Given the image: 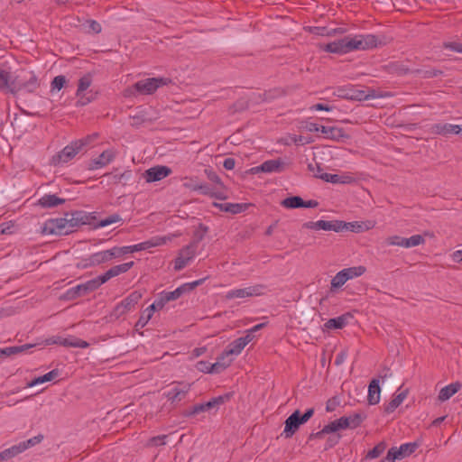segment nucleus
Here are the masks:
<instances>
[{"mask_svg":"<svg viewBox=\"0 0 462 462\" xmlns=\"http://www.w3.org/2000/svg\"><path fill=\"white\" fill-rule=\"evenodd\" d=\"M63 346H71V347H79V348H87L89 344L82 340L80 338H78L76 337H65L64 340H62Z\"/></svg>","mask_w":462,"mask_h":462,"instance_id":"obj_39","label":"nucleus"},{"mask_svg":"<svg viewBox=\"0 0 462 462\" xmlns=\"http://www.w3.org/2000/svg\"><path fill=\"white\" fill-rule=\"evenodd\" d=\"M159 245H160V243H158V242H154L152 240H148V241L137 244V245L119 247V251H120L121 256H123L127 254L146 250V249H149L151 247H153V246H156Z\"/></svg>","mask_w":462,"mask_h":462,"instance_id":"obj_22","label":"nucleus"},{"mask_svg":"<svg viewBox=\"0 0 462 462\" xmlns=\"http://www.w3.org/2000/svg\"><path fill=\"white\" fill-rule=\"evenodd\" d=\"M65 201L64 199H60L54 194H45L39 199L38 204L42 208H51L63 204Z\"/></svg>","mask_w":462,"mask_h":462,"instance_id":"obj_29","label":"nucleus"},{"mask_svg":"<svg viewBox=\"0 0 462 462\" xmlns=\"http://www.w3.org/2000/svg\"><path fill=\"white\" fill-rule=\"evenodd\" d=\"M413 73H415L416 75H419L420 76L421 78L423 79H431V78H435V77H438L439 75L442 74V71L439 70V69H416L413 71Z\"/></svg>","mask_w":462,"mask_h":462,"instance_id":"obj_49","label":"nucleus"},{"mask_svg":"<svg viewBox=\"0 0 462 462\" xmlns=\"http://www.w3.org/2000/svg\"><path fill=\"white\" fill-rule=\"evenodd\" d=\"M65 217L69 233H72L76 227L88 223V217L83 211L67 212Z\"/></svg>","mask_w":462,"mask_h":462,"instance_id":"obj_16","label":"nucleus"},{"mask_svg":"<svg viewBox=\"0 0 462 462\" xmlns=\"http://www.w3.org/2000/svg\"><path fill=\"white\" fill-rule=\"evenodd\" d=\"M96 266L95 263H94V260H93V257L92 255H89L88 257L87 258H83L81 259L79 263H77L76 264V267L79 268V269H87V268H89V267H94Z\"/></svg>","mask_w":462,"mask_h":462,"instance_id":"obj_59","label":"nucleus"},{"mask_svg":"<svg viewBox=\"0 0 462 462\" xmlns=\"http://www.w3.org/2000/svg\"><path fill=\"white\" fill-rule=\"evenodd\" d=\"M210 365H211V363H209L208 361L201 360L196 364V368L199 372L210 374V372H211Z\"/></svg>","mask_w":462,"mask_h":462,"instance_id":"obj_64","label":"nucleus"},{"mask_svg":"<svg viewBox=\"0 0 462 462\" xmlns=\"http://www.w3.org/2000/svg\"><path fill=\"white\" fill-rule=\"evenodd\" d=\"M233 397V393H226L217 397L212 398L215 402L216 406L218 408L220 405L229 402Z\"/></svg>","mask_w":462,"mask_h":462,"instance_id":"obj_60","label":"nucleus"},{"mask_svg":"<svg viewBox=\"0 0 462 462\" xmlns=\"http://www.w3.org/2000/svg\"><path fill=\"white\" fill-rule=\"evenodd\" d=\"M244 340L240 337L231 342L226 348V355L238 356L245 348Z\"/></svg>","mask_w":462,"mask_h":462,"instance_id":"obj_36","label":"nucleus"},{"mask_svg":"<svg viewBox=\"0 0 462 462\" xmlns=\"http://www.w3.org/2000/svg\"><path fill=\"white\" fill-rule=\"evenodd\" d=\"M213 206L218 208L223 212L231 214H238L245 211L247 208V205L245 203H217L214 202Z\"/></svg>","mask_w":462,"mask_h":462,"instance_id":"obj_26","label":"nucleus"},{"mask_svg":"<svg viewBox=\"0 0 462 462\" xmlns=\"http://www.w3.org/2000/svg\"><path fill=\"white\" fill-rule=\"evenodd\" d=\"M319 132L323 134L324 138L330 140L339 141L346 137V134L344 133L343 129L337 126L320 125Z\"/></svg>","mask_w":462,"mask_h":462,"instance_id":"obj_23","label":"nucleus"},{"mask_svg":"<svg viewBox=\"0 0 462 462\" xmlns=\"http://www.w3.org/2000/svg\"><path fill=\"white\" fill-rule=\"evenodd\" d=\"M192 190H198L203 195H208L217 199H223L218 193L214 192L208 184H198L192 187Z\"/></svg>","mask_w":462,"mask_h":462,"instance_id":"obj_46","label":"nucleus"},{"mask_svg":"<svg viewBox=\"0 0 462 462\" xmlns=\"http://www.w3.org/2000/svg\"><path fill=\"white\" fill-rule=\"evenodd\" d=\"M88 32L100 33L102 31L101 24L95 20H88Z\"/></svg>","mask_w":462,"mask_h":462,"instance_id":"obj_61","label":"nucleus"},{"mask_svg":"<svg viewBox=\"0 0 462 462\" xmlns=\"http://www.w3.org/2000/svg\"><path fill=\"white\" fill-rule=\"evenodd\" d=\"M344 225L340 224L338 220H318L316 222L309 221L305 222L302 225V227L305 229H312V230H325V231H334L337 233L342 232V227Z\"/></svg>","mask_w":462,"mask_h":462,"instance_id":"obj_11","label":"nucleus"},{"mask_svg":"<svg viewBox=\"0 0 462 462\" xmlns=\"http://www.w3.org/2000/svg\"><path fill=\"white\" fill-rule=\"evenodd\" d=\"M12 78L9 71L0 69V91L10 92L12 85Z\"/></svg>","mask_w":462,"mask_h":462,"instance_id":"obj_34","label":"nucleus"},{"mask_svg":"<svg viewBox=\"0 0 462 462\" xmlns=\"http://www.w3.org/2000/svg\"><path fill=\"white\" fill-rule=\"evenodd\" d=\"M17 79L18 77H15L12 80L13 86L10 88V93L13 95H16L21 90H24L27 93H33L40 87L38 77L34 74L33 71H29L27 76L24 77L23 80L18 81Z\"/></svg>","mask_w":462,"mask_h":462,"instance_id":"obj_3","label":"nucleus"},{"mask_svg":"<svg viewBox=\"0 0 462 462\" xmlns=\"http://www.w3.org/2000/svg\"><path fill=\"white\" fill-rule=\"evenodd\" d=\"M92 81H93L92 75L90 73L85 74L83 77H81L79 79V84H78V89H77V92H76V96L79 97V101L78 102L81 106L88 105L93 99L92 97H86V95L84 94V92L91 86Z\"/></svg>","mask_w":462,"mask_h":462,"instance_id":"obj_13","label":"nucleus"},{"mask_svg":"<svg viewBox=\"0 0 462 462\" xmlns=\"http://www.w3.org/2000/svg\"><path fill=\"white\" fill-rule=\"evenodd\" d=\"M169 301L166 300V297L163 292L159 294V297L154 300L152 304L150 305V311H156L162 310L166 303Z\"/></svg>","mask_w":462,"mask_h":462,"instance_id":"obj_51","label":"nucleus"},{"mask_svg":"<svg viewBox=\"0 0 462 462\" xmlns=\"http://www.w3.org/2000/svg\"><path fill=\"white\" fill-rule=\"evenodd\" d=\"M315 177L320 179L326 182H330L333 184L337 183H350L353 180V178L347 175H338V174H331V173H322V174H315Z\"/></svg>","mask_w":462,"mask_h":462,"instance_id":"obj_25","label":"nucleus"},{"mask_svg":"<svg viewBox=\"0 0 462 462\" xmlns=\"http://www.w3.org/2000/svg\"><path fill=\"white\" fill-rule=\"evenodd\" d=\"M134 266V262H128L125 263H121L118 265H115L107 270L105 273L101 274L105 282H106L111 278L118 276L122 273L128 272Z\"/></svg>","mask_w":462,"mask_h":462,"instance_id":"obj_21","label":"nucleus"},{"mask_svg":"<svg viewBox=\"0 0 462 462\" xmlns=\"http://www.w3.org/2000/svg\"><path fill=\"white\" fill-rule=\"evenodd\" d=\"M366 413L364 411L355 412L349 416L340 417L342 420H345L344 430L346 429H356L363 421L366 419Z\"/></svg>","mask_w":462,"mask_h":462,"instance_id":"obj_20","label":"nucleus"},{"mask_svg":"<svg viewBox=\"0 0 462 462\" xmlns=\"http://www.w3.org/2000/svg\"><path fill=\"white\" fill-rule=\"evenodd\" d=\"M105 176L109 177L113 184L123 183L125 185L132 179L133 173L132 171L127 170L120 174L106 173Z\"/></svg>","mask_w":462,"mask_h":462,"instance_id":"obj_33","label":"nucleus"},{"mask_svg":"<svg viewBox=\"0 0 462 462\" xmlns=\"http://www.w3.org/2000/svg\"><path fill=\"white\" fill-rule=\"evenodd\" d=\"M338 222L344 226L342 227V231L349 230L352 232L359 233L365 230L364 224L362 222L354 221V222H345L343 220H338Z\"/></svg>","mask_w":462,"mask_h":462,"instance_id":"obj_43","label":"nucleus"},{"mask_svg":"<svg viewBox=\"0 0 462 462\" xmlns=\"http://www.w3.org/2000/svg\"><path fill=\"white\" fill-rule=\"evenodd\" d=\"M34 346L32 344H25L22 346H8L5 348H0V356L1 357H8L13 355L21 354L30 348Z\"/></svg>","mask_w":462,"mask_h":462,"instance_id":"obj_31","label":"nucleus"},{"mask_svg":"<svg viewBox=\"0 0 462 462\" xmlns=\"http://www.w3.org/2000/svg\"><path fill=\"white\" fill-rule=\"evenodd\" d=\"M196 243H190L189 245L184 246L180 251V254L182 255L185 260L190 261L194 258L197 250Z\"/></svg>","mask_w":462,"mask_h":462,"instance_id":"obj_45","label":"nucleus"},{"mask_svg":"<svg viewBox=\"0 0 462 462\" xmlns=\"http://www.w3.org/2000/svg\"><path fill=\"white\" fill-rule=\"evenodd\" d=\"M304 200L300 196H291L282 200L281 205L285 208H303Z\"/></svg>","mask_w":462,"mask_h":462,"instance_id":"obj_35","label":"nucleus"},{"mask_svg":"<svg viewBox=\"0 0 462 462\" xmlns=\"http://www.w3.org/2000/svg\"><path fill=\"white\" fill-rule=\"evenodd\" d=\"M232 361L233 359H228L226 360V362H216L214 364H211L210 374H220L231 365Z\"/></svg>","mask_w":462,"mask_h":462,"instance_id":"obj_52","label":"nucleus"},{"mask_svg":"<svg viewBox=\"0 0 462 462\" xmlns=\"http://www.w3.org/2000/svg\"><path fill=\"white\" fill-rule=\"evenodd\" d=\"M66 83H67V79H66L65 76H63V75L56 76L51 83V91H54V90L60 91L62 88H64Z\"/></svg>","mask_w":462,"mask_h":462,"instance_id":"obj_53","label":"nucleus"},{"mask_svg":"<svg viewBox=\"0 0 462 462\" xmlns=\"http://www.w3.org/2000/svg\"><path fill=\"white\" fill-rule=\"evenodd\" d=\"M431 133L443 136H448L450 134L461 135L462 126L448 123H438L431 126Z\"/></svg>","mask_w":462,"mask_h":462,"instance_id":"obj_18","label":"nucleus"},{"mask_svg":"<svg viewBox=\"0 0 462 462\" xmlns=\"http://www.w3.org/2000/svg\"><path fill=\"white\" fill-rule=\"evenodd\" d=\"M21 453H23V451H22L19 444H16V445H14V446L1 451L0 452V457H1L0 459H2L3 461H6V460H9V459L18 456Z\"/></svg>","mask_w":462,"mask_h":462,"instance_id":"obj_38","label":"nucleus"},{"mask_svg":"<svg viewBox=\"0 0 462 462\" xmlns=\"http://www.w3.org/2000/svg\"><path fill=\"white\" fill-rule=\"evenodd\" d=\"M42 233L43 235L60 236L69 234V229H68L67 226L66 217L64 216L63 217L48 219L42 227Z\"/></svg>","mask_w":462,"mask_h":462,"instance_id":"obj_7","label":"nucleus"},{"mask_svg":"<svg viewBox=\"0 0 462 462\" xmlns=\"http://www.w3.org/2000/svg\"><path fill=\"white\" fill-rule=\"evenodd\" d=\"M208 227L203 224H199V229L197 231H195L194 233V237H195V241H193L192 243H196V245L198 246V244L203 240L205 235L208 233Z\"/></svg>","mask_w":462,"mask_h":462,"instance_id":"obj_55","label":"nucleus"},{"mask_svg":"<svg viewBox=\"0 0 462 462\" xmlns=\"http://www.w3.org/2000/svg\"><path fill=\"white\" fill-rule=\"evenodd\" d=\"M337 97L351 100H367L374 97V90H365L357 88H338Z\"/></svg>","mask_w":462,"mask_h":462,"instance_id":"obj_9","label":"nucleus"},{"mask_svg":"<svg viewBox=\"0 0 462 462\" xmlns=\"http://www.w3.org/2000/svg\"><path fill=\"white\" fill-rule=\"evenodd\" d=\"M461 386L459 382H455L443 387L439 393V400L440 402L448 401L460 390Z\"/></svg>","mask_w":462,"mask_h":462,"instance_id":"obj_27","label":"nucleus"},{"mask_svg":"<svg viewBox=\"0 0 462 462\" xmlns=\"http://www.w3.org/2000/svg\"><path fill=\"white\" fill-rule=\"evenodd\" d=\"M386 446L383 442L378 443L375 447H374L371 450L368 451L366 455L367 459H374L378 457L381 454L383 453Z\"/></svg>","mask_w":462,"mask_h":462,"instance_id":"obj_50","label":"nucleus"},{"mask_svg":"<svg viewBox=\"0 0 462 462\" xmlns=\"http://www.w3.org/2000/svg\"><path fill=\"white\" fill-rule=\"evenodd\" d=\"M102 275H99L94 279H91L84 282L87 293L97 290L102 284L106 283L105 280H102Z\"/></svg>","mask_w":462,"mask_h":462,"instance_id":"obj_42","label":"nucleus"},{"mask_svg":"<svg viewBox=\"0 0 462 462\" xmlns=\"http://www.w3.org/2000/svg\"><path fill=\"white\" fill-rule=\"evenodd\" d=\"M418 447L419 444L417 442L404 443L399 448L393 447L388 450L385 458L381 462H395L396 459H402L414 453Z\"/></svg>","mask_w":462,"mask_h":462,"instance_id":"obj_5","label":"nucleus"},{"mask_svg":"<svg viewBox=\"0 0 462 462\" xmlns=\"http://www.w3.org/2000/svg\"><path fill=\"white\" fill-rule=\"evenodd\" d=\"M365 271H366V268L363 265L348 267V268H345L342 270V272L344 273V275L346 278V281L363 275L365 273Z\"/></svg>","mask_w":462,"mask_h":462,"instance_id":"obj_37","label":"nucleus"},{"mask_svg":"<svg viewBox=\"0 0 462 462\" xmlns=\"http://www.w3.org/2000/svg\"><path fill=\"white\" fill-rule=\"evenodd\" d=\"M283 162L281 159L268 160L263 162L261 165L254 167L250 170L253 174L258 172H281L283 170Z\"/></svg>","mask_w":462,"mask_h":462,"instance_id":"obj_17","label":"nucleus"},{"mask_svg":"<svg viewBox=\"0 0 462 462\" xmlns=\"http://www.w3.org/2000/svg\"><path fill=\"white\" fill-rule=\"evenodd\" d=\"M204 281H205V278L194 281L192 282L184 283V284L180 285V287H178L177 289L180 291V295H183L184 293L189 292V291H193L195 288H197L198 286L201 285L204 282Z\"/></svg>","mask_w":462,"mask_h":462,"instance_id":"obj_48","label":"nucleus"},{"mask_svg":"<svg viewBox=\"0 0 462 462\" xmlns=\"http://www.w3.org/2000/svg\"><path fill=\"white\" fill-rule=\"evenodd\" d=\"M192 383L185 382L174 383L173 386L164 395L171 403L182 401L189 392Z\"/></svg>","mask_w":462,"mask_h":462,"instance_id":"obj_10","label":"nucleus"},{"mask_svg":"<svg viewBox=\"0 0 462 462\" xmlns=\"http://www.w3.org/2000/svg\"><path fill=\"white\" fill-rule=\"evenodd\" d=\"M121 220V217L118 214L111 215L102 220H100L97 224L98 227H104L109 226L111 224L116 223Z\"/></svg>","mask_w":462,"mask_h":462,"instance_id":"obj_56","label":"nucleus"},{"mask_svg":"<svg viewBox=\"0 0 462 462\" xmlns=\"http://www.w3.org/2000/svg\"><path fill=\"white\" fill-rule=\"evenodd\" d=\"M407 394H408V390L406 389V390L401 392L400 393L394 395L393 400L391 402H389L384 406V411L388 414L393 412L402 404V402L405 400V398L407 397Z\"/></svg>","mask_w":462,"mask_h":462,"instance_id":"obj_30","label":"nucleus"},{"mask_svg":"<svg viewBox=\"0 0 462 462\" xmlns=\"http://www.w3.org/2000/svg\"><path fill=\"white\" fill-rule=\"evenodd\" d=\"M81 150L82 144L74 141L65 146L60 152L55 154L52 157L51 162L54 165L67 163L68 162L71 161Z\"/></svg>","mask_w":462,"mask_h":462,"instance_id":"obj_8","label":"nucleus"},{"mask_svg":"<svg viewBox=\"0 0 462 462\" xmlns=\"http://www.w3.org/2000/svg\"><path fill=\"white\" fill-rule=\"evenodd\" d=\"M379 379L374 378L368 386L367 401L370 405H375L380 402L381 388Z\"/></svg>","mask_w":462,"mask_h":462,"instance_id":"obj_24","label":"nucleus"},{"mask_svg":"<svg viewBox=\"0 0 462 462\" xmlns=\"http://www.w3.org/2000/svg\"><path fill=\"white\" fill-rule=\"evenodd\" d=\"M352 318L350 313H345L339 317L329 319L326 323L325 327L328 329H337L343 328L348 323V319Z\"/></svg>","mask_w":462,"mask_h":462,"instance_id":"obj_28","label":"nucleus"},{"mask_svg":"<svg viewBox=\"0 0 462 462\" xmlns=\"http://www.w3.org/2000/svg\"><path fill=\"white\" fill-rule=\"evenodd\" d=\"M189 261L185 260V258L179 254L178 257L174 261V270L180 271L182 270Z\"/></svg>","mask_w":462,"mask_h":462,"instance_id":"obj_63","label":"nucleus"},{"mask_svg":"<svg viewBox=\"0 0 462 462\" xmlns=\"http://www.w3.org/2000/svg\"><path fill=\"white\" fill-rule=\"evenodd\" d=\"M154 311H150V306L146 308L143 312L141 314L139 319L137 320L135 324L136 329L143 328L146 326L148 321L152 317Z\"/></svg>","mask_w":462,"mask_h":462,"instance_id":"obj_44","label":"nucleus"},{"mask_svg":"<svg viewBox=\"0 0 462 462\" xmlns=\"http://www.w3.org/2000/svg\"><path fill=\"white\" fill-rule=\"evenodd\" d=\"M99 134L97 133H93L91 134L87 135L86 137L76 140L77 143H80L82 144V149L86 146L90 145L94 141L98 138Z\"/></svg>","mask_w":462,"mask_h":462,"instance_id":"obj_58","label":"nucleus"},{"mask_svg":"<svg viewBox=\"0 0 462 462\" xmlns=\"http://www.w3.org/2000/svg\"><path fill=\"white\" fill-rule=\"evenodd\" d=\"M264 289L265 287L263 285L257 284L244 289L231 290L226 293V298L231 300L236 298L243 299L251 296H260L263 294Z\"/></svg>","mask_w":462,"mask_h":462,"instance_id":"obj_12","label":"nucleus"},{"mask_svg":"<svg viewBox=\"0 0 462 462\" xmlns=\"http://www.w3.org/2000/svg\"><path fill=\"white\" fill-rule=\"evenodd\" d=\"M339 405V401L337 399V397H332L330 399L328 400V402H326V411L328 412H332L334 411L337 407Z\"/></svg>","mask_w":462,"mask_h":462,"instance_id":"obj_62","label":"nucleus"},{"mask_svg":"<svg viewBox=\"0 0 462 462\" xmlns=\"http://www.w3.org/2000/svg\"><path fill=\"white\" fill-rule=\"evenodd\" d=\"M60 374V372L58 369H53L50 371L49 373L45 374L44 375L39 376L32 380L27 383V387H33L39 383H43L46 382H50L54 380L58 375Z\"/></svg>","mask_w":462,"mask_h":462,"instance_id":"obj_32","label":"nucleus"},{"mask_svg":"<svg viewBox=\"0 0 462 462\" xmlns=\"http://www.w3.org/2000/svg\"><path fill=\"white\" fill-rule=\"evenodd\" d=\"M94 260L95 265H100L102 263H109L114 259L120 258V251L118 246H114L110 249L100 251L91 254Z\"/></svg>","mask_w":462,"mask_h":462,"instance_id":"obj_15","label":"nucleus"},{"mask_svg":"<svg viewBox=\"0 0 462 462\" xmlns=\"http://www.w3.org/2000/svg\"><path fill=\"white\" fill-rule=\"evenodd\" d=\"M346 282V278L341 270L332 278L330 282V291L335 292L337 289L341 288Z\"/></svg>","mask_w":462,"mask_h":462,"instance_id":"obj_40","label":"nucleus"},{"mask_svg":"<svg viewBox=\"0 0 462 462\" xmlns=\"http://www.w3.org/2000/svg\"><path fill=\"white\" fill-rule=\"evenodd\" d=\"M345 420L341 418L335 420L323 427V432L326 434L335 433L340 430H344Z\"/></svg>","mask_w":462,"mask_h":462,"instance_id":"obj_41","label":"nucleus"},{"mask_svg":"<svg viewBox=\"0 0 462 462\" xmlns=\"http://www.w3.org/2000/svg\"><path fill=\"white\" fill-rule=\"evenodd\" d=\"M116 157V152L112 150L104 151L98 157L90 160L88 170H97L109 164Z\"/></svg>","mask_w":462,"mask_h":462,"instance_id":"obj_19","label":"nucleus"},{"mask_svg":"<svg viewBox=\"0 0 462 462\" xmlns=\"http://www.w3.org/2000/svg\"><path fill=\"white\" fill-rule=\"evenodd\" d=\"M143 294L139 291H132L127 297H125L122 301H120L111 311L110 318L117 319L121 316L125 315L131 310H133L135 305L142 299Z\"/></svg>","mask_w":462,"mask_h":462,"instance_id":"obj_4","label":"nucleus"},{"mask_svg":"<svg viewBox=\"0 0 462 462\" xmlns=\"http://www.w3.org/2000/svg\"><path fill=\"white\" fill-rule=\"evenodd\" d=\"M167 438H168V435H159V436L152 437L148 439L146 446L147 447L164 446L166 444Z\"/></svg>","mask_w":462,"mask_h":462,"instance_id":"obj_54","label":"nucleus"},{"mask_svg":"<svg viewBox=\"0 0 462 462\" xmlns=\"http://www.w3.org/2000/svg\"><path fill=\"white\" fill-rule=\"evenodd\" d=\"M169 82H171V80L165 78H149L137 81L133 87L137 92L143 95H151L161 86L167 85Z\"/></svg>","mask_w":462,"mask_h":462,"instance_id":"obj_6","label":"nucleus"},{"mask_svg":"<svg viewBox=\"0 0 462 462\" xmlns=\"http://www.w3.org/2000/svg\"><path fill=\"white\" fill-rule=\"evenodd\" d=\"M314 408H310L303 414L299 410L294 411L284 421V429L282 435L285 439L291 438L313 415Z\"/></svg>","mask_w":462,"mask_h":462,"instance_id":"obj_2","label":"nucleus"},{"mask_svg":"<svg viewBox=\"0 0 462 462\" xmlns=\"http://www.w3.org/2000/svg\"><path fill=\"white\" fill-rule=\"evenodd\" d=\"M171 173V169L164 165H157L145 171L144 178L147 182L159 181Z\"/></svg>","mask_w":462,"mask_h":462,"instance_id":"obj_14","label":"nucleus"},{"mask_svg":"<svg viewBox=\"0 0 462 462\" xmlns=\"http://www.w3.org/2000/svg\"><path fill=\"white\" fill-rule=\"evenodd\" d=\"M42 439H43V435L38 434L37 436H34L33 438H31L25 441H22L18 444H19L22 451L23 452L26 449H28L29 448H32V447L41 443Z\"/></svg>","mask_w":462,"mask_h":462,"instance_id":"obj_47","label":"nucleus"},{"mask_svg":"<svg viewBox=\"0 0 462 462\" xmlns=\"http://www.w3.org/2000/svg\"><path fill=\"white\" fill-rule=\"evenodd\" d=\"M205 411H208L206 410L205 404L204 403H199V404H196V405L192 406L189 410H188L185 412V415L189 417V416H194L196 414H199V413H201V412H205Z\"/></svg>","mask_w":462,"mask_h":462,"instance_id":"obj_57","label":"nucleus"},{"mask_svg":"<svg viewBox=\"0 0 462 462\" xmlns=\"http://www.w3.org/2000/svg\"><path fill=\"white\" fill-rule=\"evenodd\" d=\"M382 44V42L374 34L345 37L327 44L320 45L326 52L346 54L356 50H369Z\"/></svg>","mask_w":462,"mask_h":462,"instance_id":"obj_1","label":"nucleus"}]
</instances>
